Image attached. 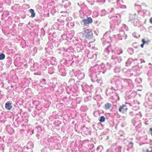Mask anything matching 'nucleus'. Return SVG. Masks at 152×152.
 Wrapping results in <instances>:
<instances>
[{
  "instance_id": "nucleus-1",
  "label": "nucleus",
  "mask_w": 152,
  "mask_h": 152,
  "mask_svg": "<svg viewBox=\"0 0 152 152\" xmlns=\"http://www.w3.org/2000/svg\"><path fill=\"white\" fill-rule=\"evenodd\" d=\"M137 64L138 65L133 66L131 69L128 71L129 72L131 76H137L139 75L141 73L140 66L142 68L145 66V61L143 59L138 60Z\"/></svg>"
},
{
  "instance_id": "nucleus-2",
  "label": "nucleus",
  "mask_w": 152,
  "mask_h": 152,
  "mask_svg": "<svg viewBox=\"0 0 152 152\" xmlns=\"http://www.w3.org/2000/svg\"><path fill=\"white\" fill-rule=\"evenodd\" d=\"M99 67L101 68V66H99L98 68ZM99 69L97 65L91 67L90 69L89 75L91 78V81L93 82L96 81H97L98 83L99 82L96 74L97 73V74H99V71H98Z\"/></svg>"
},
{
  "instance_id": "nucleus-3",
  "label": "nucleus",
  "mask_w": 152,
  "mask_h": 152,
  "mask_svg": "<svg viewBox=\"0 0 152 152\" xmlns=\"http://www.w3.org/2000/svg\"><path fill=\"white\" fill-rule=\"evenodd\" d=\"M117 90L116 88L114 86H111L106 89V94L107 96L111 95L112 96H117L118 94L115 92Z\"/></svg>"
},
{
  "instance_id": "nucleus-4",
  "label": "nucleus",
  "mask_w": 152,
  "mask_h": 152,
  "mask_svg": "<svg viewBox=\"0 0 152 152\" xmlns=\"http://www.w3.org/2000/svg\"><path fill=\"white\" fill-rule=\"evenodd\" d=\"M84 36L86 39H92L93 40H95V35L93 34L91 29H86L85 30Z\"/></svg>"
},
{
  "instance_id": "nucleus-5",
  "label": "nucleus",
  "mask_w": 152,
  "mask_h": 152,
  "mask_svg": "<svg viewBox=\"0 0 152 152\" xmlns=\"http://www.w3.org/2000/svg\"><path fill=\"white\" fill-rule=\"evenodd\" d=\"M110 83L111 84L115 85V88L117 89L118 88L123 87L121 80L120 79L113 78L111 79Z\"/></svg>"
},
{
  "instance_id": "nucleus-6",
  "label": "nucleus",
  "mask_w": 152,
  "mask_h": 152,
  "mask_svg": "<svg viewBox=\"0 0 152 152\" xmlns=\"http://www.w3.org/2000/svg\"><path fill=\"white\" fill-rule=\"evenodd\" d=\"M92 22V19L90 17H87L86 19H83L81 21V24L82 25L88 26L89 24H91Z\"/></svg>"
},
{
  "instance_id": "nucleus-7",
  "label": "nucleus",
  "mask_w": 152,
  "mask_h": 152,
  "mask_svg": "<svg viewBox=\"0 0 152 152\" xmlns=\"http://www.w3.org/2000/svg\"><path fill=\"white\" fill-rule=\"evenodd\" d=\"M110 52L113 53V50L111 49V46L110 44L106 47L104 50V54L107 57Z\"/></svg>"
},
{
  "instance_id": "nucleus-8",
  "label": "nucleus",
  "mask_w": 152,
  "mask_h": 152,
  "mask_svg": "<svg viewBox=\"0 0 152 152\" xmlns=\"http://www.w3.org/2000/svg\"><path fill=\"white\" fill-rule=\"evenodd\" d=\"M127 109L128 108L126 105L125 104H123L120 107L119 111L121 112L124 113L127 111Z\"/></svg>"
},
{
  "instance_id": "nucleus-9",
  "label": "nucleus",
  "mask_w": 152,
  "mask_h": 152,
  "mask_svg": "<svg viewBox=\"0 0 152 152\" xmlns=\"http://www.w3.org/2000/svg\"><path fill=\"white\" fill-rule=\"evenodd\" d=\"M127 37V35L123 31L121 32L119 34H118V39L120 40L126 39Z\"/></svg>"
},
{
  "instance_id": "nucleus-10",
  "label": "nucleus",
  "mask_w": 152,
  "mask_h": 152,
  "mask_svg": "<svg viewBox=\"0 0 152 152\" xmlns=\"http://www.w3.org/2000/svg\"><path fill=\"white\" fill-rule=\"evenodd\" d=\"M149 69L148 71V76L151 75L152 74V65L151 63L148 64Z\"/></svg>"
},
{
  "instance_id": "nucleus-11",
  "label": "nucleus",
  "mask_w": 152,
  "mask_h": 152,
  "mask_svg": "<svg viewBox=\"0 0 152 152\" xmlns=\"http://www.w3.org/2000/svg\"><path fill=\"white\" fill-rule=\"evenodd\" d=\"M12 108V106L10 103L7 102L5 104V108L7 109L10 110Z\"/></svg>"
},
{
  "instance_id": "nucleus-12",
  "label": "nucleus",
  "mask_w": 152,
  "mask_h": 152,
  "mask_svg": "<svg viewBox=\"0 0 152 152\" xmlns=\"http://www.w3.org/2000/svg\"><path fill=\"white\" fill-rule=\"evenodd\" d=\"M133 59L132 58H130L127 60V61H126V65L127 66H129V65L132 63V62H133Z\"/></svg>"
},
{
  "instance_id": "nucleus-13",
  "label": "nucleus",
  "mask_w": 152,
  "mask_h": 152,
  "mask_svg": "<svg viewBox=\"0 0 152 152\" xmlns=\"http://www.w3.org/2000/svg\"><path fill=\"white\" fill-rule=\"evenodd\" d=\"M82 90L84 92H86L88 91V88H89V87L88 85H82Z\"/></svg>"
},
{
  "instance_id": "nucleus-14",
  "label": "nucleus",
  "mask_w": 152,
  "mask_h": 152,
  "mask_svg": "<svg viewBox=\"0 0 152 152\" xmlns=\"http://www.w3.org/2000/svg\"><path fill=\"white\" fill-rule=\"evenodd\" d=\"M27 148L28 149H31V148H33L34 147L33 144L31 142H29L27 143Z\"/></svg>"
},
{
  "instance_id": "nucleus-15",
  "label": "nucleus",
  "mask_w": 152,
  "mask_h": 152,
  "mask_svg": "<svg viewBox=\"0 0 152 152\" xmlns=\"http://www.w3.org/2000/svg\"><path fill=\"white\" fill-rule=\"evenodd\" d=\"M68 27L72 28L75 25L74 22V21H71L70 22H68L66 24Z\"/></svg>"
},
{
  "instance_id": "nucleus-16",
  "label": "nucleus",
  "mask_w": 152,
  "mask_h": 152,
  "mask_svg": "<svg viewBox=\"0 0 152 152\" xmlns=\"http://www.w3.org/2000/svg\"><path fill=\"white\" fill-rule=\"evenodd\" d=\"M29 11L31 13V17L32 18H34L35 15V13L34 12V10L33 9H30Z\"/></svg>"
},
{
  "instance_id": "nucleus-17",
  "label": "nucleus",
  "mask_w": 152,
  "mask_h": 152,
  "mask_svg": "<svg viewBox=\"0 0 152 152\" xmlns=\"http://www.w3.org/2000/svg\"><path fill=\"white\" fill-rule=\"evenodd\" d=\"M132 46L134 48L137 49L140 47V45L139 43L137 42H134L132 44Z\"/></svg>"
},
{
  "instance_id": "nucleus-18",
  "label": "nucleus",
  "mask_w": 152,
  "mask_h": 152,
  "mask_svg": "<svg viewBox=\"0 0 152 152\" xmlns=\"http://www.w3.org/2000/svg\"><path fill=\"white\" fill-rule=\"evenodd\" d=\"M127 51L130 55H132L134 53V50L133 49L131 48H128L127 50Z\"/></svg>"
},
{
  "instance_id": "nucleus-19",
  "label": "nucleus",
  "mask_w": 152,
  "mask_h": 152,
  "mask_svg": "<svg viewBox=\"0 0 152 152\" xmlns=\"http://www.w3.org/2000/svg\"><path fill=\"white\" fill-rule=\"evenodd\" d=\"M111 104L107 103L105 104V108L106 110H108L111 107Z\"/></svg>"
},
{
  "instance_id": "nucleus-20",
  "label": "nucleus",
  "mask_w": 152,
  "mask_h": 152,
  "mask_svg": "<svg viewBox=\"0 0 152 152\" xmlns=\"http://www.w3.org/2000/svg\"><path fill=\"white\" fill-rule=\"evenodd\" d=\"M103 149V146L102 145H99L97 147L96 150L97 152H101Z\"/></svg>"
},
{
  "instance_id": "nucleus-21",
  "label": "nucleus",
  "mask_w": 152,
  "mask_h": 152,
  "mask_svg": "<svg viewBox=\"0 0 152 152\" xmlns=\"http://www.w3.org/2000/svg\"><path fill=\"white\" fill-rule=\"evenodd\" d=\"M77 77L78 78L79 80H82L84 78V74L81 73L78 76H77Z\"/></svg>"
},
{
  "instance_id": "nucleus-22",
  "label": "nucleus",
  "mask_w": 152,
  "mask_h": 152,
  "mask_svg": "<svg viewBox=\"0 0 152 152\" xmlns=\"http://www.w3.org/2000/svg\"><path fill=\"white\" fill-rule=\"evenodd\" d=\"M115 152H122L121 147V146L117 147L115 149Z\"/></svg>"
},
{
  "instance_id": "nucleus-23",
  "label": "nucleus",
  "mask_w": 152,
  "mask_h": 152,
  "mask_svg": "<svg viewBox=\"0 0 152 152\" xmlns=\"http://www.w3.org/2000/svg\"><path fill=\"white\" fill-rule=\"evenodd\" d=\"M142 42L144 44H146L147 45L149 44V43L150 42V41L149 40L146 41L144 38L142 39Z\"/></svg>"
},
{
  "instance_id": "nucleus-24",
  "label": "nucleus",
  "mask_w": 152,
  "mask_h": 152,
  "mask_svg": "<svg viewBox=\"0 0 152 152\" xmlns=\"http://www.w3.org/2000/svg\"><path fill=\"white\" fill-rule=\"evenodd\" d=\"M120 71V68L119 67H116L114 69V72L115 73H119Z\"/></svg>"
},
{
  "instance_id": "nucleus-25",
  "label": "nucleus",
  "mask_w": 152,
  "mask_h": 152,
  "mask_svg": "<svg viewBox=\"0 0 152 152\" xmlns=\"http://www.w3.org/2000/svg\"><path fill=\"white\" fill-rule=\"evenodd\" d=\"M123 51L122 49H120L119 50H118L115 53V52H114V53L115 54H116L117 55H119L121 53H123Z\"/></svg>"
},
{
  "instance_id": "nucleus-26",
  "label": "nucleus",
  "mask_w": 152,
  "mask_h": 152,
  "mask_svg": "<svg viewBox=\"0 0 152 152\" xmlns=\"http://www.w3.org/2000/svg\"><path fill=\"white\" fill-rule=\"evenodd\" d=\"M99 120L101 122H104L105 121V118L104 116H102L100 117V119H99Z\"/></svg>"
},
{
  "instance_id": "nucleus-27",
  "label": "nucleus",
  "mask_w": 152,
  "mask_h": 152,
  "mask_svg": "<svg viewBox=\"0 0 152 152\" xmlns=\"http://www.w3.org/2000/svg\"><path fill=\"white\" fill-rule=\"evenodd\" d=\"M81 73L82 72L80 70H77L75 72L74 74L76 76H77Z\"/></svg>"
},
{
  "instance_id": "nucleus-28",
  "label": "nucleus",
  "mask_w": 152,
  "mask_h": 152,
  "mask_svg": "<svg viewBox=\"0 0 152 152\" xmlns=\"http://www.w3.org/2000/svg\"><path fill=\"white\" fill-rule=\"evenodd\" d=\"M14 148L15 151H19L21 148L18 145V146L15 145Z\"/></svg>"
},
{
  "instance_id": "nucleus-29",
  "label": "nucleus",
  "mask_w": 152,
  "mask_h": 152,
  "mask_svg": "<svg viewBox=\"0 0 152 152\" xmlns=\"http://www.w3.org/2000/svg\"><path fill=\"white\" fill-rule=\"evenodd\" d=\"M54 72V70L52 67H50L49 68L48 72L50 74H52Z\"/></svg>"
},
{
  "instance_id": "nucleus-30",
  "label": "nucleus",
  "mask_w": 152,
  "mask_h": 152,
  "mask_svg": "<svg viewBox=\"0 0 152 152\" xmlns=\"http://www.w3.org/2000/svg\"><path fill=\"white\" fill-rule=\"evenodd\" d=\"M73 51V48L72 47L70 46L67 49L66 51V52H69V51L70 52H72V51Z\"/></svg>"
},
{
  "instance_id": "nucleus-31",
  "label": "nucleus",
  "mask_w": 152,
  "mask_h": 152,
  "mask_svg": "<svg viewBox=\"0 0 152 152\" xmlns=\"http://www.w3.org/2000/svg\"><path fill=\"white\" fill-rule=\"evenodd\" d=\"M5 58V55L3 53H1L0 54V60H2L4 59Z\"/></svg>"
},
{
  "instance_id": "nucleus-32",
  "label": "nucleus",
  "mask_w": 152,
  "mask_h": 152,
  "mask_svg": "<svg viewBox=\"0 0 152 152\" xmlns=\"http://www.w3.org/2000/svg\"><path fill=\"white\" fill-rule=\"evenodd\" d=\"M82 101V99L80 98H77L76 99V101L77 104H79Z\"/></svg>"
},
{
  "instance_id": "nucleus-33",
  "label": "nucleus",
  "mask_w": 152,
  "mask_h": 152,
  "mask_svg": "<svg viewBox=\"0 0 152 152\" xmlns=\"http://www.w3.org/2000/svg\"><path fill=\"white\" fill-rule=\"evenodd\" d=\"M111 19L112 20H114L115 21H117L118 19L119 18L117 16H114L111 17Z\"/></svg>"
},
{
  "instance_id": "nucleus-34",
  "label": "nucleus",
  "mask_w": 152,
  "mask_h": 152,
  "mask_svg": "<svg viewBox=\"0 0 152 152\" xmlns=\"http://www.w3.org/2000/svg\"><path fill=\"white\" fill-rule=\"evenodd\" d=\"M113 53H112L111 59L113 60H115V62H116V60L118 59V58L116 57V56H113Z\"/></svg>"
},
{
  "instance_id": "nucleus-35",
  "label": "nucleus",
  "mask_w": 152,
  "mask_h": 152,
  "mask_svg": "<svg viewBox=\"0 0 152 152\" xmlns=\"http://www.w3.org/2000/svg\"><path fill=\"white\" fill-rule=\"evenodd\" d=\"M46 80L45 79H42L40 81V82L42 83V84H46Z\"/></svg>"
},
{
  "instance_id": "nucleus-36",
  "label": "nucleus",
  "mask_w": 152,
  "mask_h": 152,
  "mask_svg": "<svg viewBox=\"0 0 152 152\" xmlns=\"http://www.w3.org/2000/svg\"><path fill=\"white\" fill-rule=\"evenodd\" d=\"M91 58H94L95 60L97 58V54H94L92 55Z\"/></svg>"
},
{
  "instance_id": "nucleus-37",
  "label": "nucleus",
  "mask_w": 152,
  "mask_h": 152,
  "mask_svg": "<svg viewBox=\"0 0 152 152\" xmlns=\"http://www.w3.org/2000/svg\"><path fill=\"white\" fill-rule=\"evenodd\" d=\"M144 152H152V148H149L148 149H147Z\"/></svg>"
},
{
  "instance_id": "nucleus-38",
  "label": "nucleus",
  "mask_w": 152,
  "mask_h": 152,
  "mask_svg": "<svg viewBox=\"0 0 152 152\" xmlns=\"http://www.w3.org/2000/svg\"><path fill=\"white\" fill-rule=\"evenodd\" d=\"M111 65L109 63H107V69H109L111 67Z\"/></svg>"
},
{
  "instance_id": "nucleus-39",
  "label": "nucleus",
  "mask_w": 152,
  "mask_h": 152,
  "mask_svg": "<svg viewBox=\"0 0 152 152\" xmlns=\"http://www.w3.org/2000/svg\"><path fill=\"white\" fill-rule=\"evenodd\" d=\"M90 98H91L90 97H86L84 99V102H87L90 99Z\"/></svg>"
},
{
  "instance_id": "nucleus-40",
  "label": "nucleus",
  "mask_w": 152,
  "mask_h": 152,
  "mask_svg": "<svg viewBox=\"0 0 152 152\" xmlns=\"http://www.w3.org/2000/svg\"><path fill=\"white\" fill-rule=\"evenodd\" d=\"M37 113L35 111H34L32 113V115L33 117H35Z\"/></svg>"
},
{
  "instance_id": "nucleus-41",
  "label": "nucleus",
  "mask_w": 152,
  "mask_h": 152,
  "mask_svg": "<svg viewBox=\"0 0 152 152\" xmlns=\"http://www.w3.org/2000/svg\"><path fill=\"white\" fill-rule=\"evenodd\" d=\"M118 63H120L122 61V58L121 57H119L118 58V59L116 60Z\"/></svg>"
},
{
  "instance_id": "nucleus-42",
  "label": "nucleus",
  "mask_w": 152,
  "mask_h": 152,
  "mask_svg": "<svg viewBox=\"0 0 152 152\" xmlns=\"http://www.w3.org/2000/svg\"><path fill=\"white\" fill-rule=\"evenodd\" d=\"M106 152H113L112 149L111 148L108 149L107 150Z\"/></svg>"
},
{
  "instance_id": "nucleus-43",
  "label": "nucleus",
  "mask_w": 152,
  "mask_h": 152,
  "mask_svg": "<svg viewBox=\"0 0 152 152\" xmlns=\"http://www.w3.org/2000/svg\"><path fill=\"white\" fill-rule=\"evenodd\" d=\"M62 2L63 3H68V4H69V1L66 0H63L62 1Z\"/></svg>"
},
{
  "instance_id": "nucleus-44",
  "label": "nucleus",
  "mask_w": 152,
  "mask_h": 152,
  "mask_svg": "<svg viewBox=\"0 0 152 152\" xmlns=\"http://www.w3.org/2000/svg\"><path fill=\"white\" fill-rule=\"evenodd\" d=\"M90 147H92V149L93 150V151H92V152H93V151H95V149L94 148V145L93 144H91L90 145Z\"/></svg>"
},
{
  "instance_id": "nucleus-45",
  "label": "nucleus",
  "mask_w": 152,
  "mask_h": 152,
  "mask_svg": "<svg viewBox=\"0 0 152 152\" xmlns=\"http://www.w3.org/2000/svg\"><path fill=\"white\" fill-rule=\"evenodd\" d=\"M37 128L38 131H39V132H40V131H42L41 128V127H40V126L38 127Z\"/></svg>"
},
{
  "instance_id": "nucleus-46",
  "label": "nucleus",
  "mask_w": 152,
  "mask_h": 152,
  "mask_svg": "<svg viewBox=\"0 0 152 152\" xmlns=\"http://www.w3.org/2000/svg\"><path fill=\"white\" fill-rule=\"evenodd\" d=\"M72 20V18L71 17H67L66 19V20L67 21H68V20Z\"/></svg>"
},
{
  "instance_id": "nucleus-47",
  "label": "nucleus",
  "mask_w": 152,
  "mask_h": 152,
  "mask_svg": "<svg viewBox=\"0 0 152 152\" xmlns=\"http://www.w3.org/2000/svg\"><path fill=\"white\" fill-rule=\"evenodd\" d=\"M4 148L1 147L0 148V152H4Z\"/></svg>"
},
{
  "instance_id": "nucleus-48",
  "label": "nucleus",
  "mask_w": 152,
  "mask_h": 152,
  "mask_svg": "<svg viewBox=\"0 0 152 152\" xmlns=\"http://www.w3.org/2000/svg\"><path fill=\"white\" fill-rule=\"evenodd\" d=\"M133 37L136 38H138V37L136 35V34L135 33H133Z\"/></svg>"
},
{
  "instance_id": "nucleus-49",
  "label": "nucleus",
  "mask_w": 152,
  "mask_h": 152,
  "mask_svg": "<svg viewBox=\"0 0 152 152\" xmlns=\"http://www.w3.org/2000/svg\"><path fill=\"white\" fill-rule=\"evenodd\" d=\"M129 115L131 116H132L133 115V112H130L129 113Z\"/></svg>"
},
{
  "instance_id": "nucleus-50",
  "label": "nucleus",
  "mask_w": 152,
  "mask_h": 152,
  "mask_svg": "<svg viewBox=\"0 0 152 152\" xmlns=\"http://www.w3.org/2000/svg\"><path fill=\"white\" fill-rule=\"evenodd\" d=\"M133 143L132 142H130L129 143V145H132V146Z\"/></svg>"
},
{
  "instance_id": "nucleus-51",
  "label": "nucleus",
  "mask_w": 152,
  "mask_h": 152,
  "mask_svg": "<svg viewBox=\"0 0 152 152\" xmlns=\"http://www.w3.org/2000/svg\"><path fill=\"white\" fill-rule=\"evenodd\" d=\"M144 44L142 43V44H141L140 45V46L141 48H143L144 47Z\"/></svg>"
},
{
  "instance_id": "nucleus-52",
  "label": "nucleus",
  "mask_w": 152,
  "mask_h": 152,
  "mask_svg": "<svg viewBox=\"0 0 152 152\" xmlns=\"http://www.w3.org/2000/svg\"><path fill=\"white\" fill-rule=\"evenodd\" d=\"M150 22L152 24V18L150 19Z\"/></svg>"
},
{
  "instance_id": "nucleus-53",
  "label": "nucleus",
  "mask_w": 152,
  "mask_h": 152,
  "mask_svg": "<svg viewBox=\"0 0 152 152\" xmlns=\"http://www.w3.org/2000/svg\"><path fill=\"white\" fill-rule=\"evenodd\" d=\"M67 99V97H65L63 98V100L64 101H65V100H66Z\"/></svg>"
},
{
  "instance_id": "nucleus-54",
  "label": "nucleus",
  "mask_w": 152,
  "mask_h": 152,
  "mask_svg": "<svg viewBox=\"0 0 152 152\" xmlns=\"http://www.w3.org/2000/svg\"><path fill=\"white\" fill-rule=\"evenodd\" d=\"M3 8L2 7H1V6L0 7V11H2L3 10Z\"/></svg>"
},
{
  "instance_id": "nucleus-55",
  "label": "nucleus",
  "mask_w": 152,
  "mask_h": 152,
  "mask_svg": "<svg viewBox=\"0 0 152 152\" xmlns=\"http://www.w3.org/2000/svg\"><path fill=\"white\" fill-rule=\"evenodd\" d=\"M149 131L150 132H151V134H152V128H150L149 129Z\"/></svg>"
},
{
  "instance_id": "nucleus-56",
  "label": "nucleus",
  "mask_w": 152,
  "mask_h": 152,
  "mask_svg": "<svg viewBox=\"0 0 152 152\" xmlns=\"http://www.w3.org/2000/svg\"><path fill=\"white\" fill-rule=\"evenodd\" d=\"M114 10V9L113 8H112V10H111V11L113 12Z\"/></svg>"
},
{
  "instance_id": "nucleus-57",
  "label": "nucleus",
  "mask_w": 152,
  "mask_h": 152,
  "mask_svg": "<svg viewBox=\"0 0 152 152\" xmlns=\"http://www.w3.org/2000/svg\"><path fill=\"white\" fill-rule=\"evenodd\" d=\"M106 34H104V36H103L104 38H105V37H106Z\"/></svg>"
},
{
  "instance_id": "nucleus-58",
  "label": "nucleus",
  "mask_w": 152,
  "mask_h": 152,
  "mask_svg": "<svg viewBox=\"0 0 152 152\" xmlns=\"http://www.w3.org/2000/svg\"><path fill=\"white\" fill-rule=\"evenodd\" d=\"M6 65L7 66V67H9L10 66V65L9 64H7Z\"/></svg>"
},
{
  "instance_id": "nucleus-59",
  "label": "nucleus",
  "mask_w": 152,
  "mask_h": 152,
  "mask_svg": "<svg viewBox=\"0 0 152 152\" xmlns=\"http://www.w3.org/2000/svg\"><path fill=\"white\" fill-rule=\"evenodd\" d=\"M137 6L138 7H139V8H140L141 7L140 5H138Z\"/></svg>"
},
{
  "instance_id": "nucleus-60",
  "label": "nucleus",
  "mask_w": 152,
  "mask_h": 152,
  "mask_svg": "<svg viewBox=\"0 0 152 152\" xmlns=\"http://www.w3.org/2000/svg\"><path fill=\"white\" fill-rule=\"evenodd\" d=\"M94 34H95L96 35H97V34H96V32L95 31H94Z\"/></svg>"
},
{
  "instance_id": "nucleus-61",
  "label": "nucleus",
  "mask_w": 152,
  "mask_h": 152,
  "mask_svg": "<svg viewBox=\"0 0 152 152\" xmlns=\"http://www.w3.org/2000/svg\"><path fill=\"white\" fill-rule=\"evenodd\" d=\"M119 1H120V0H117V3L119 2Z\"/></svg>"
},
{
  "instance_id": "nucleus-62",
  "label": "nucleus",
  "mask_w": 152,
  "mask_h": 152,
  "mask_svg": "<svg viewBox=\"0 0 152 152\" xmlns=\"http://www.w3.org/2000/svg\"><path fill=\"white\" fill-rule=\"evenodd\" d=\"M67 7V6L66 5V4H65V5L64 6V7Z\"/></svg>"
},
{
  "instance_id": "nucleus-63",
  "label": "nucleus",
  "mask_w": 152,
  "mask_h": 152,
  "mask_svg": "<svg viewBox=\"0 0 152 152\" xmlns=\"http://www.w3.org/2000/svg\"><path fill=\"white\" fill-rule=\"evenodd\" d=\"M35 20L37 21H39V19H35Z\"/></svg>"
},
{
  "instance_id": "nucleus-64",
  "label": "nucleus",
  "mask_w": 152,
  "mask_h": 152,
  "mask_svg": "<svg viewBox=\"0 0 152 152\" xmlns=\"http://www.w3.org/2000/svg\"><path fill=\"white\" fill-rule=\"evenodd\" d=\"M150 84L152 85V81L151 82V83H150Z\"/></svg>"
}]
</instances>
